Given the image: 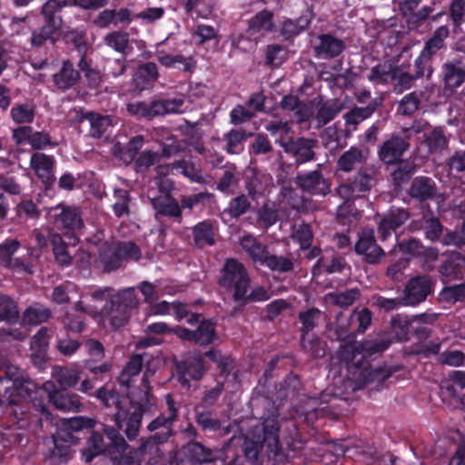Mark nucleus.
Segmentation results:
<instances>
[{"mask_svg": "<svg viewBox=\"0 0 465 465\" xmlns=\"http://www.w3.org/2000/svg\"><path fill=\"white\" fill-rule=\"evenodd\" d=\"M217 285L221 295L232 301L263 302L271 298L270 291L262 285L252 288V278L245 265L235 258H228L220 269Z\"/></svg>", "mask_w": 465, "mask_h": 465, "instance_id": "39448f33", "label": "nucleus"}, {"mask_svg": "<svg viewBox=\"0 0 465 465\" xmlns=\"http://www.w3.org/2000/svg\"><path fill=\"white\" fill-rule=\"evenodd\" d=\"M144 143V137L141 134L135 135L129 140L125 145L119 143L114 145V155L126 163L133 162L138 155L139 151Z\"/></svg>", "mask_w": 465, "mask_h": 465, "instance_id": "37998d69", "label": "nucleus"}, {"mask_svg": "<svg viewBox=\"0 0 465 465\" xmlns=\"http://www.w3.org/2000/svg\"><path fill=\"white\" fill-rule=\"evenodd\" d=\"M175 378L184 389L191 388V381H201L207 369L203 353L189 354L174 363Z\"/></svg>", "mask_w": 465, "mask_h": 465, "instance_id": "9d476101", "label": "nucleus"}, {"mask_svg": "<svg viewBox=\"0 0 465 465\" xmlns=\"http://www.w3.org/2000/svg\"><path fill=\"white\" fill-rule=\"evenodd\" d=\"M159 76L158 67L155 63L147 62L138 66L133 76V83L136 89L143 91L151 88Z\"/></svg>", "mask_w": 465, "mask_h": 465, "instance_id": "72a5a7b5", "label": "nucleus"}, {"mask_svg": "<svg viewBox=\"0 0 465 465\" xmlns=\"http://www.w3.org/2000/svg\"><path fill=\"white\" fill-rule=\"evenodd\" d=\"M389 339L369 340L357 345L354 342L341 344L339 349L341 361L360 370L359 381L362 385L375 383V390H381L386 381L401 368L397 365L372 364L370 359L381 354L391 345Z\"/></svg>", "mask_w": 465, "mask_h": 465, "instance_id": "7ed1b4c3", "label": "nucleus"}, {"mask_svg": "<svg viewBox=\"0 0 465 465\" xmlns=\"http://www.w3.org/2000/svg\"><path fill=\"white\" fill-rule=\"evenodd\" d=\"M364 161L365 156L362 150L356 146H351L339 157L337 166L340 171L351 172L357 165L363 163Z\"/></svg>", "mask_w": 465, "mask_h": 465, "instance_id": "8fccbe9b", "label": "nucleus"}, {"mask_svg": "<svg viewBox=\"0 0 465 465\" xmlns=\"http://www.w3.org/2000/svg\"><path fill=\"white\" fill-rule=\"evenodd\" d=\"M80 74H83L87 87L93 90L98 89L103 83V75L99 69L93 66V59L89 56L80 57L77 63Z\"/></svg>", "mask_w": 465, "mask_h": 465, "instance_id": "79ce46f5", "label": "nucleus"}, {"mask_svg": "<svg viewBox=\"0 0 465 465\" xmlns=\"http://www.w3.org/2000/svg\"><path fill=\"white\" fill-rule=\"evenodd\" d=\"M278 221L277 211L264 203L256 213V223L257 227L267 230L276 223Z\"/></svg>", "mask_w": 465, "mask_h": 465, "instance_id": "052dcab7", "label": "nucleus"}, {"mask_svg": "<svg viewBox=\"0 0 465 465\" xmlns=\"http://www.w3.org/2000/svg\"><path fill=\"white\" fill-rule=\"evenodd\" d=\"M55 160L53 155L44 153H34L30 158V167L34 170L37 178L41 181L43 190L46 195L54 193Z\"/></svg>", "mask_w": 465, "mask_h": 465, "instance_id": "2eb2a0df", "label": "nucleus"}, {"mask_svg": "<svg viewBox=\"0 0 465 465\" xmlns=\"http://www.w3.org/2000/svg\"><path fill=\"white\" fill-rule=\"evenodd\" d=\"M321 314L322 312L316 307H312L299 312L298 320L302 324L300 328L301 337L307 336L315 328Z\"/></svg>", "mask_w": 465, "mask_h": 465, "instance_id": "13d9d810", "label": "nucleus"}, {"mask_svg": "<svg viewBox=\"0 0 465 465\" xmlns=\"http://www.w3.org/2000/svg\"><path fill=\"white\" fill-rule=\"evenodd\" d=\"M52 312L49 308L39 302L28 306L22 315V322L25 325H39L49 320Z\"/></svg>", "mask_w": 465, "mask_h": 465, "instance_id": "c03bdc74", "label": "nucleus"}, {"mask_svg": "<svg viewBox=\"0 0 465 465\" xmlns=\"http://www.w3.org/2000/svg\"><path fill=\"white\" fill-rule=\"evenodd\" d=\"M77 116L79 122L84 120L89 122V134L94 138H101L111 124V120L108 116L92 111L81 110L78 112Z\"/></svg>", "mask_w": 465, "mask_h": 465, "instance_id": "f704fd0d", "label": "nucleus"}, {"mask_svg": "<svg viewBox=\"0 0 465 465\" xmlns=\"http://www.w3.org/2000/svg\"><path fill=\"white\" fill-rule=\"evenodd\" d=\"M251 133L242 129H231L223 134V140L226 143L225 151L229 154H239L244 150V142Z\"/></svg>", "mask_w": 465, "mask_h": 465, "instance_id": "de8ad7c7", "label": "nucleus"}, {"mask_svg": "<svg viewBox=\"0 0 465 465\" xmlns=\"http://www.w3.org/2000/svg\"><path fill=\"white\" fill-rule=\"evenodd\" d=\"M396 168L391 173V183L395 191L402 190L417 172V164L412 160H403L395 163Z\"/></svg>", "mask_w": 465, "mask_h": 465, "instance_id": "e433bc0d", "label": "nucleus"}, {"mask_svg": "<svg viewBox=\"0 0 465 465\" xmlns=\"http://www.w3.org/2000/svg\"><path fill=\"white\" fill-rule=\"evenodd\" d=\"M183 104V100L180 98L155 99L150 103L142 101L128 104L127 111L130 114L138 118L152 120L157 116L182 112Z\"/></svg>", "mask_w": 465, "mask_h": 465, "instance_id": "1a4fd4ad", "label": "nucleus"}, {"mask_svg": "<svg viewBox=\"0 0 465 465\" xmlns=\"http://www.w3.org/2000/svg\"><path fill=\"white\" fill-rule=\"evenodd\" d=\"M301 346L302 350L309 353L313 359H321L325 356L326 343L319 337L306 339V336H302Z\"/></svg>", "mask_w": 465, "mask_h": 465, "instance_id": "680f3d73", "label": "nucleus"}, {"mask_svg": "<svg viewBox=\"0 0 465 465\" xmlns=\"http://www.w3.org/2000/svg\"><path fill=\"white\" fill-rule=\"evenodd\" d=\"M410 218V213L404 208L391 207L378 223V233L385 241Z\"/></svg>", "mask_w": 465, "mask_h": 465, "instance_id": "b1692460", "label": "nucleus"}, {"mask_svg": "<svg viewBox=\"0 0 465 465\" xmlns=\"http://www.w3.org/2000/svg\"><path fill=\"white\" fill-rule=\"evenodd\" d=\"M164 401L166 411L161 412L146 426L151 434L142 437L137 448L131 449L125 454H119V458L113 457L114 465H141L145 454L157 453L159 446L166 443L174 435L173 424L179 418V403L171 393L164 396Z\"/></svg>", "mask_w": 465, "mask_h": 465, "instance_id": "20e7f679", "label": "nucleus"}, {"mask_svg": "<svg viewBox=\"0 0 465 465\" xmlns=\"http://www.w3.org/2000/svg\"><path fill=\"white\" fill-rule=\"evenodd\" d=\"M10 116L15 124H32L35 116V106L27 103L15 104L10 111Z\"/></svg>", "mask_w": 465, "mask_h": 465, "instance_id": "6e6d98bb", "label": "nucleus"}, {"mask_svg": "<svg viewBox=\"0 0 465 465\" xmlns=\"http://www.w3.org/2000/svg\"><path fill=\"white\" fill-rule=\"evenodd\" d=\"M41 391L47 394L49 401L61 411L80 412L83 410V403L76 393L57 390L52 381L45 382Z\"/></svg>", "mask_w": 465, "mask_h": 465, "instance_id": "dca6fc26", "label": "nucleus"}, {"mask_svg": "<svg viewBox=\"0 0 465 465\" xmlns=\"http://www.w3.org/2000/svg\"><path fill=\"white\" fill-rule=\"evenodd\" d=\"M294 183L302 191L314 195H326L331 187L329 180L323 177L319 169L297 174Z\"/></svg>", "mask_w": 465, "mask_h": 465, "instance_id": "412c9836", "label": "nucleus"}, {"mask_svg": "<svg viewBox=\"0 0 465 465\" xmlns=\"http://www.w3.org/2000/svg\"><path fill=\"white\" fill-rule=\"evenodd\" d=\"M434 282L426 275H418L410 279L400 298L403 306H416L423 302L433 292Z\"/></svg>", "mask_w": 465, "mask_h": 465, "instance_id": "ddd939ff", "label": "nucleus"}, {"mask_svg": "<svg viewBox=\"0 0 465 465\" xmlns=\"http://www.w3.org/2000/svg\"><path fill=\"white\" fill-rule=\"evenodd\" d=\"M441 73L445 88L450 91L465 82V64L460 59L446 61L441 66Z\"/></svg>", "mask_w": 465, "mask_h": 465, "instance_id": "c85d7f7f", "label": "nucleus"}, {"mask_svg": "<svg viewBox=\"0 0 465 465\" xmlns=\"http://www.w3.org/2000/svg\"><path fill=\"white\" fill-rule=\"evenodd\" d=\"M373 171L361 168L352 178L337 188V193L345 201L351 202L364 197L375 185Z\"/></svg>", "mask_w": 465, "mask_h": 465, "instance_id": "9b49d317", "label": "nucleus"}, {"mask_svg": "<svg viewBox=\"0 0 465 465\" xmlns=\"http://www.w3.org/2000/svg\"><path fill=\"white\" fill-rule=\"evenodd\" d=\"M341 106L335 99L318 102L317 112L314 115L315 126L320 128L332 121L341 112Z\"/></svg>", "mask_w": 465, "mask_h": 465, "instance_id": "58836bf2", "label": "nucleus"}, {"mask_svg": "<svg viewBox=\"0 0 465 465\" xmlns=\"http://www.w3.org/2000/svg\"><path fill=\"white\" fill-rule=\"evenodd\" d=\"M410 148L408 135L392 134L384 141L378 150L379 159L387 165L395 164L402 161L401 157Z\"/></svg>", "mask_w": 465, "mask_h": 465, "instance_id": "6ab92c4d", "label": "nucleus"}, {"mask_svg": "<svg viewBox=\"0 0 465 465\" xmlns=\"http://www.w3.org/2000/svg\"><path fill=\"white\" fill-rule=\"evenodd\" d=\"M376 454V450L370 444L363 442L357 443L351 446H345L342 450V455L349 458H362V459H372Z\"/></svg>", "mask_w": 465, "mask_h": 465, "instance_id": "69168bd1", "label": "nucleus"}, {"mask_svg": "<svg viewBox=\"0 0 465 465\" xmlns=\"http://www.w3.org/2000/svg\"><path fill=\"white\" fill-rule=\"evenodd\" d=\"M317 40L318 44L313 46V55L318 59H334L346 49L345 42L330 33L319 35Z\"/></svg>", "mask_w": 465, "mask_h": 465, "instance_id": "5701e85b", "label": "nucleus"}, {"mask_svg": "<svg viewBox=\"0 0 465 465\" xmlns=\"http://www.w3.org/2000/svg\"><path fill=\"white\" fill-rule=\"evenodd\" d=\"M49 242L52 246L55 261L62 266H67L72 262V256L68 252V245L63 237L54 232H49Z\"/></svg>", "mask_w": 465, "mask_h": 465, "instance_id": "09e8293b", "label": "nucleus"}, {"mask_svg": "<svg viewBox=\"0 0 465 465\" xmlns=\"http://www.w3.org/2000/svg\"><path fill=\"white\" fill-rule=\"evenodd\" d=\"M287 435L282 436L283 448L280 442L277 417L264 418L261 426L255 427L244 438L242 452L246 460L252 465H263L265 459L273 465L284 463L288 459L286 451L298 455L304 447L296 424L290 421Z\"/></svg>", "mask_w": 465, "mask_h": 465, "instance_id": "f03ea898", "label": "nucleus"}, {"mask_svg": "<svg viewBox=\"0 0 465 465\" xmlns=\"http://www.w3.org/2000/svg\"><path fill=\"white\" fill-rule=\"evenodd\" d=\"M449 16L454 28L465 23V0H451L449 5Z\"/></svg>", "mask_w": 465, "mask_h": 465, "instance_id": "774afa93", "label": "nucleus"}, {"mask_svg": "<svg viewBox=\"0 0 465 465\" xmlns=\"http://www.w3.org/2000/svg\"><path fill=\"white\" fill-rule=\"evenodd\" d=\"M354 251L358 255L362 256V260L369 264H377L385 256L382 248L377 244L372 229L363 230L359 234Z\"/></svg>", "mask_w": 465, "mask_h": 465, "instance_id": "a211bd4d", "label": "nucleus"}, {"mask_svg": "<svg viewBox=\"0 0 465 465\" xmlns=\"http://www.w3.org/2000/svg\"><path fill=\"white\" fill-rule=\"evenodd\" d=\"M193 413L196 424L203 431L216 432L222 429V422L214 417L213 411L201 406H194Z\"/></svg>", "mask_w": 465, "mask_h": 465, "instance_id": "a18cd8bd", "label": "nucleus"}, {"mask_svg": "<svg viewBox=\"0 0 465 465\" xmlns=\"http://www.w3.org/2000/svg\"><path fill=\"white\" fill-rule=\"evenodd\" d=\"M18 317L15 302L8 295H0V321L15 322Z\"/></svg>", "mask_w": 465, "mask_h": 465, "instance_id": "338daca9", "label": "nucleus"}, {"mask_svg": "<svg viewBox=\"0 0 465 465\" xmlns=\"http://www.w3.org/2000/svg\"><path fill=\"white\" fill-rule=\"evenodd\" d=\"M395 67L390 63L378 64L371 69L368 80L374 84H387L392 82Z\"/></svg>", "mask_w": 465, "mask_h": 465, "instance_id": "3c124183", "label": "nucleus"}, {"mask_svg": "<svg viewBox=\"0 0 465 465\" xmlns=\"http://www.w3.org/2000/svg\"><path fill=\"white\" fill-rule=\"evenodd\" d=\"M446 132L444 126H436L424 134V143L430 153H441L448 148L450 135Z\"/></svg>", "mask_w": 465, "mask_h": 465, "instance_id": "4c0bfd02", "label": "nucleus"}, {"mask_svg": "<svg viewBox=\"0 0 465 465\" xmlns=\"http://www.w3.org/2000/svg\"><path fill=\"white\" fill-rule=\"evenodd\" d=\"M216 325V321L213 319H202L197 328L193 330L194 344L206 347L215 343L219 340Z\"/></svg>", "mask_w": 465, "mask_h": 465, "instance_id": "c9c22d12", "label": "nucleus"}, {"mask_svg": "<svg viewBox=\"0 0 465 465\" xmlns=\"http://www.w3.org/2000/svg\"><path fill=\"white\" fill-rule=\"evenodd\" d=\"M140 258L141 250L134 242H120L100 256L104 270L107 272L119 269L124 260L138 261Z\"/></svg>", "mask_w": 465, "mask_h": 465, "instance_id": "f8f14e48", "label": "nucleus"}, {"mask_svg": "<svg viewBox=\"0 0 465 465\" xmlns=\"http://www.w3.org/2000/svg\"><path fill=\"white\" fill-rule=\"evenodd\" d=\"M96 421L93 418L76 416L64 419L57 436L54 439V447L51 452L52 459L59 463H65L72 458L71 444H76L84 430H90L94 428Z\"/></svg>", "mask_w": 465, "mask_h": 465, "instance_id": "423d86ee", "label": "nucleus"}, {"mask_svg": "<svg viewBox=\"0 0 465 465\" xmlns=\"http://www.w3.org/2000/svg\"><path fill=\"white\" fill-rule=\"evenodd\" d=\"M182 460L190 465H202L203 463L218 462L225 455L223 450L209 448L197 440H189L179 450Z\"/></svg>", "mask_w": 465, "mask_h": 465, "instance_id": "4468645a", "label": "nucleus"}, {"mask_svg": "<svg viewBox=\"0 0 465 465\" xmlns=\"http://www.w3.org/2000/svg\"><path fill=\"white\" fill-rule=\"evenodd\" d=\"M150 203L154 210L155 217H167L181 223L183 212L178 201L171 194L158 195L150 198Z\"/></svg>", "mask_w": 465, "mask_h": 465, "instance_id": "bb28decb", "label": "nucleus"}, {"mask_svg": "<svg viewBox=\"0 0 465 465\" xmlns=\"http://www.w3.org/2000/svg\"><path fill=\"white\" fill-rule=\"evenodd\" d=\"M239 183V177L236 172V167L233 165L228 167L219 178L215 189L225 195H232L234 193V189Z\"/></svg>", "mask_w": 465, "mask_h": 465, "instance_id": "864d4df0", "label": "nucleus"}, {"mask_svg": "<svg viewBox=\"0 0 465 465\" xmlns=\"http://www.w3.org/2000/svg\"><path fill=\"white\" fill-rule=\"evenodd\" d=\"M107 446L104 441V436L98 431H92L86 440V446L81 450V459L84 463H91L94 458L104 454Z\"/></svg>", "mask_w": 465, "mask_h": 465, "instance_id": "ea45409f", "label": "nucleus"}, {"mask_svg": "<svg viewBox=\"0 0 465 465\" xmlns=\"http://www.w3.org/2000/svg\"><path fill=\"white\" fill-rule=\"evenodd\" d=\"M61 27L45 23L31 35V45L34 47H41L46 43L54 45L58 40V31Z\"/></svg>", "mask_w": 465, "mask_h": 465, "instance_id": "49530a36", "label": "nucleus"}, {"mask_svg": "<svg viewBox=\"0 0 465 465\" xmlns=\"http://www.w3.org/2000/svg\"><path fill=\"white\" fill-rule=\"evenodd\" d=\"M440 300L451 304L465 302V282L444 287L440 292Z\"/></svg>", "mask_w": 465, "mask_h": 465, "instance_id": "0e129e2a", "label": "nucleus"}, {"mask_svg": "<svg viewBox=\"0 0 465 465\" xmlns=\"http://www.w3.org/2000/svg\"><path fill=\"white\" fill-rule=\"evenodd\" d=\"M63 40L67 46L73 47L80 57L88 56L87 53L91 49V44L88 41L85 26L80 25L68 29L64 33Z\"/></svg>", "mask_w": 465, "mask_h": 465, "instance_id": "7c9ffc66", "label": "nucleus"}, {"mask_svg": "<svg viewBox=\"0 0 465 465\" xmlns=\"http://www.w3.org/2000/svg\"><path fill=\"white\" fill-rule=\"evenodd\" d=\"M192 234L193 245L198 249L213 246L216 242L213 223L209 219L198 222L193 225Z\"/></svg>", "mask_w": 465, "mask_h": 465, "instance_id": "473e14b6", "label": "nucleus"}, {"mask_svg": "<svg viewBox=\"0 0 465 465\" xmlns=\"http://www.w3.org/2000/svg\"><path fill=\"white\" fill-rule=\"evenodd\" d=\"M80 79L79 68L75 69L74 63L69 59L63 60L61 68L53 75L54 86L62 92L74 88Z\"/></svg>", "mask_w": 465, "mask_h": 465, "instance_id": "cd10ccee", "label": "nucleus"}, {"mask_svg": "<svg viewBox=\"0 0 465 465\" xmlns=\"http://www.w3.org/2000/svg\"><path fill=\"white\" fill-rule=\"evenodd\" d=\"M250 209L251 202L248 196L244 193H241L229 201L227 207L224 209V213L232 219H238L247 213Z\"/></svg>", "mask_w": 465, "mask_h": 465, "instance_id": "5fc2aeb1", "label": "nucleus"}, {"mask_svg": "<svg viewBox=\"0 0 465 465\" xmlns=\"http://www.w3.org/2000/svg\"><path fill=\"white\" fill-rule=\"evenodd\" d=\"M138 302L134 287L126 288L112 296L109 305L106 304L104 310L114 330H118L128 322L131 311Z\"/></svg>", "mask_w": 465, "mask_h": 465, "instance_id": "6e6552de", "label": "nucleus"}, {"mask_svg": "<svg viewBox=\"0 0 465 465\" xmlns=\"http://www.w3.org/2000/svg\"><path fill=\"white\" fill-rule=\"evenodd\" d=\"M272 272H290L294 269V260L282 255L270 253L268 260L263 265Z\"/></svg>", "mask_w": 465, "mask_h": 465, "instance_id": "e2e57ef3", "label": "nucleus"}, {"mask_svg": "<svg viewBox=\"0 0 465 465\" xmlns=\"http://www.w3.org/2000/svg\"><path fill=\"white\" fill-rule=\"evenodd\" d=\"M95 397L104 407L114 409L113 420L116 427L106 426L104 431L109 440L110 453L121 454L127 450L128 444L120 430H124L129 440H135L139 435L143 414L154 404V397L150 388L142 391L139 400L134 401L120 393L116 389H108L105 386L95 391Z\"/></svg>", "mask_w": 465, "mask_h": 465, "instance_id": "f257e3e1", "label": "nucleus"}, {"mask_svg": "<svg viewBox=\"0 0 465 465\" xmlns=\"http://www.w3.org/2000/svg\"><path fill=\"white\" fill-rule=\"evenodd\" d=\"M302 389V383L299 375L290 372L284 378L278 391L281 399L294 398Z\"/></svg>", "mask_w": 465, "mask_h": 465, "instance_id": "4d7b16f0", "label": "nucleus"}, {"mask_svg": "<svg viewBox=\"0 0 465 465\" xmlns=\"http://www.w3.org/2000/svg\"><path fill=\"white\" fill-rule=\"evenodd\" d=\"M437 193L438 189L434 180L423 175L413 178L408 189L410 197L419 203L433 200Z\"/></svg>", "mask_w": 465, "mask_h": 465, "instance_id": "a878e982", "label": "nucleus"}, {"mask_svg": "<svg viewBox=\"0 0 465 465\" xmlns=\"http://www.w3.org/2000/svg\"><path fill=\"white\" fill-rule=\"evenodd\" d=\"M242 249L248 253L252 262L263 266L270 255L267 245L252 235H245L240 241Z\"/></svg>", "mask_w": 465, "mask_h": 465, "instance_id": "2f4dec72", "label": "nucleus"}, {"mask_svg": "<svg viewBox=\"0 0 465 465\" xmlns=\"http://www.w3.org/2000/svg\"><path fill=\"white\" fill-rule=\"evenodd\" d=\"M438 271L443 282L462 280L465 273V255L456 251L448 252Z\"/></svg>", "mask_w": 465, "mask_h": 465, "instance_id": "4be33fe9", "label": "nucleus"}, {"mask_svg": "<svg viewBox=\"0 0 465 465\" xmlns=\"http://www.w3.org/2000/svg\"><path fill=\"white\" fill-rule=\"evenodd\" d=\"M114 203L113 204V212L117 218L128 216L130 214L129 204L131 202L130 193L122 188H116L114 191Z\"/></svg>", "mask_w": 465, "mask_h": 465, "instance_id": "bf43d9fd", "label": "nucleus"}, {"mask_svg": "<svg viewBox=\"0 0 465 465\" xmlns=\"http://www.w3.org/2000/svg\"><path fill=\"white\" fill-rule=\"evenodd\" d=\"M345 269H351L345 257L333 248H325L322 256L312 265V274L318 277L323 273H341Z\"/></svg>", "mask_w": 465, "mask_h": 465, "instance_id": "f3484780", "label": "nucleus"}, {"mask_svg": "<svg viewBox=\"0 0 465 465\" xmlns=\"http://www.w3.org/2000/svg\"><path fill=\"white\" fill-rule=\"evenodd\" d=\"M316 144V140L304 137L281 141V146L284 152L291 154L298 165L315 159L314 147Z\"/></svg>", "mask_w": 465, "mask_h": 465, "instance_id": "aec40b11", "label": "nucleus"}, {"mask_svg": "<svg viewBox=\"0 0 465 465\" xmlns=\"http://www.w3.org/2000/svg\"><path fill=\"white\" fill-rule=\"evenodd\" d=\"M61 209L59 213L55 214L54 223L57 227H62L70 232H74L83 227L84 222L78 208L58 204L54 210Z\"/></svg>", "mask_w": 465, "mask_h": 465, "instance_id": "c756f323", "label": "nucleus"}, {"mask_svg": "<svg viewBox=\"0 0 465 465\" xmlns=\"http://www.w3.org/2000/svg\"><path fill=\"white\" fill-rule=\"evenodd\" d=\"M450 35L449 26L444 25L436 28L431 36L425 43L420 54L416 57L413 68L411 70L414 77L420 79L423 76L430 79L434 69L432 66V58L442 49L446 47V39Z\"/></svg>", "mask_w": 465, "mask_h": 465, "instance_id": "0eeeda50", "label": "nucleus"}, {"mask_svg": "<svg viewBox=\"0 0 465 465\" xmlns=\"http://www.w3.org/2000/svg\"><path fill=\"white\" fill-rule=\"evenodd\" d=\"M104 43L115 52L125 55L129 49V34L124 31L110 32L104 35Z\"/></svg>", "mask_w": 465, "mask_h": 465, "instance_id": "603ef678", "label": "nucleus"}, {"mask_svg": "<svg viewBox=\"0 0 465 465\" xmlns=\"http://www.w3.org/2000/svg\"><path fill=\"white\" fill-rule=\"evenodd\" d=\"M203 357L216 365L219 375L225 380L232 374L234 380L239 376V370L236 367L235 359L229 353H223L220 349L211 348L203 352Z\"/></svg>", "mask_w": 465, "mask_h": 465, "instance_id": "393cba45", "label": "nucleus"}, {"mask_svg": "<svg viewBox=\"0 0 465 465\" xmlns=\"http://www.w3.org/2000/svg\"><path fill=\"white\" fill-rule=\"evenodd\" d=\"M71 6L70 0H47L41 8V15L45 23L61 27L63 8Z\"/></svg>", "mask_w": 465, "mask_h": 465, "instance_id": "a19ab883", "label": "nucleus"}]
</instances>
